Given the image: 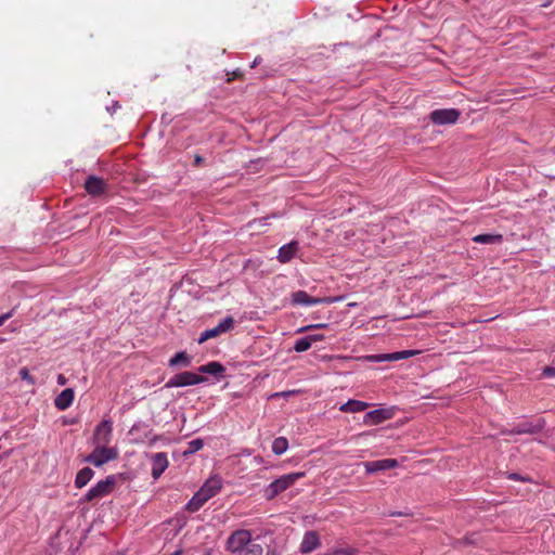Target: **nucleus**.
<instances>
[{
	"label": "nucleus",
	"mask_w": 555,
	"mask_h": 555,
	"mask_svg": "<svg viewBox=\"0 0 555 555\" xmlns=\"http://www.w3.org/2000/svg\"><path fill=\"white\" fill-rule=\"evenodd\" d=\"M461 116V112L456 108L435 109L429 114L433 124L439 126L454 125Z\"/></svg>",
	"instance_id": "nucleus-6"
},
{
	"label": "nucleus",
	"mask_w": 555,
	"mask_h": 555,
	"mask_svg": "<svg viewBox=\"0 0 555 555\" xmlns=\"http://www.w3.org/2000/svg\"><path fill=\"white\" fill-rule=\"evenodd\" d=\"M13 315L12 311L0 315V326Z\"/></svg>",
	"instance_id": "nucleus-34"
},
{
	"label": "nucleus",
	"mask_w": 555,
	"mask_h": 555,
	"mask_svg": "<svg viewBox=\"0 0 555 555\" xmlns=\"http://www.w3.org/2000/svg\"><path fill=\"white\" fill-rule=\"evenodd\" d=\"M20 376L23 380H26L29 385H35L36 379L33 375L29 374V371L27 367H22L20 370Z\"/></svg>",
	"instance_id": "nucleus-30"
},
{
	"label": "nucleus",
	"mask_w": 555,
	"mask_h": 555,
	"mask_svg": "<svg viewBox=\"0 0 555 555\" xmlns=\"http://www.w3.org/2000/svg\"><path fill=\"white\" fill-rule=\"evenodd\" d=\"M198 372L201 373V375L202 374H210L214 376H218L224 372V366L217 361H211L207 364L201 365L198 367Z\"/></svg>",
	"instance_id": "nucleus-22"
},
{
	"label": "nucleus",
	"mask_w": 555,
	"mask_h": 555,
	"mask_svg": "<svg viewBox=\"0 0 555 555\" xmlns=\"http://www.w3.org/2000/svg\"><path fill=\"white\" fill-rule=\"evenodd\" d=\"M94 476L93 469L90 467H83L80 469L75 478V486L76 488H83Z\"/></svg>",
	"instance_id": "nucleus-20"
},
{
	"label": "nucleus",
	"mask_w": 555,
	"mask_h": 555,
	"mask_svg": "<svg viewBox=\"0 0 555 555\" xmlns=\"http://www.w3.org/2000/svg\"><path fill=\"white\" fill-rule=\"evenodd\" d=\"M169 462L166 453L158 452L152 456V476L158 479L168 467Z\"/></svg>",
	"instance_id": "nucleus-14"
},
{
	"label": "nucleus",
	"mask_w": 555,
	"mask_h": 555,
	"mask_svg": "<svg viewBox=\"0 0 555 555\" xmlns=\"http://www.w3.org/2000/svg\"><path fill=\"white\" fill-rule=\"evenodd\" d=\"M227 550L234 555H262L263 548L251 538V532L238 529L231 533L227 540Z\"/></svg>",
	"instance_id": "nucleus-1"
},
{
	"label": "nucleus",
	"mask_w": 555,
	"mask_h": 555,
	"mask_svg": "<svg viewBox=\"0 0 555 555\" xmlns=\"http://www.w3.org/2000/svg\"><path fill=\"white\" fill-rule=\"evenodd\" d=\"M508 478H509V479H512V480H521V481L527 480L526 478L520 477V476H519L518 474H516V473L509 474V475H508Z\"/></svg>",
	"instance_id": "nucleus-36"
},
{
	"label": "nucleus",
	"mask_w": 555,
	"mask_h": 555,
	"mask_svg": "<svg viewBox=\"0 0 555 555\" xmlns=\"http://www.w3.org/2000/svg\"><path fill=\"white\" fill-rule=\"evenodd\" d=\"M204 162V158L199 155H195L194 157V166L198 167Z\"/></svg>",
	"instance_id": "nucleus-37"
},
{
	"label": "nucleus",
	"mask_w": 555,
	"mask_h": 555,
	"mask_svg": "<svg viewBox=\"0 0 555 555\" xmlns=\"http://www.w3.org/2000/svg\"><path fill=\"white\" fill-rule=\"evenodd\" d=\"M420 353H421L420 350H402V351H397V352H392V353L374 354V356L369 357V360L372 362H377V363L399 361V360L414 357Z\"/></svg>",
	"instance_id": "nucleus-10"
},
{
	"label": "nucleus",
	"mask_w": 555,
	"mask_h": 555,
	"mask_svg": "<svg viewBox=\"0 0 555 555\" xmlns=\"http://www.w3.org/2000/svg\"><path fill=\"white\" fill-rule=\"evenodd\" d=\"M172 555H181V551H177Z\"/></svg>",
	"instance_id": "nucleus-40"
},
{
	"label": "nucleus",
	"mask_w": 555,
	"mask_h": 555,
	"mask_svg": "<svg viewBox=\"0 0 555 555\" xmlns=\"http://www.w3.org/2000/svg\"><path fill=\"white\" fill-rule=\"evenodd\" d=\"M222 488V480L220 477L215 476L206 480L201 487L199 491L209 500L215 496Z\"/></svg>",
	"instance_id": "nucleus-17"
},
{
	"label": "nucleus",
	"mask_w": 555,
	"mask_h": 555,
	"mask_svg": "<svg viewBox=\"0 0 555 555\" xmlns=\"http://www.w3.org/2000/svg\"><path fill=\"white\" fill-rule=\"evenodd\" d=\"M320 546V537L315 531H308L305 533L304 539L300 543V552L302 554H309Z\"/></svg>",
	"instance_id": "nucleus-15"
},
{
	"label": "nucleus",
	"mask_w": 555,
	"mask_h": 555,
	"mask_svg": "<svg viewBox=\"0 0 555 555\" xmlns=\"http://www.w3.org/2000/svg\"><path fill=\"white\" fill-rule=\"evenodd\" d=\"M311 341L309 340L308 336L302 337L298 339L294 345V350L297 352H304L308 350L311 347Z\"/></svg>",
	"instance_id": "nucleus-28"
},
{
	"label": "nucleus",
	"mask_w": 555,
	"mask_h": 555,
	"mask_svg": "<svg viewBox=\"0 0 555 555\" xmlns=\"http://www.w3.org/2000/svg\"><path fill=\"white\" fill-rule=\"evenodd\" d=\"M366 474H375L398 467L399 463L396 459H384L378 461H370L363 463Z\"/></svg>",
	"instance_id": "nucleus-12"
},
{
	"label": "nucleus",
	"mask_w": 555,
	"mask_h": 555,
	"mask_svg": "<svg viewBox=\"0 0 555 555\" xmlns=\"http://www.w3.org/2000/svg\"><path fill=\"white\" fill-rule=\"evenodd\" d=\"M204 447V441L199 438L194 439L188 443L186 450L183 452V455H190L197 451H199Z\"/></svg>",
	"instance_id": "nucleus-27"
},
{
	"label": "nucleus",
	"mask_w": 555,
	"mask_h": 555,
	"mask_svg": "<svg viewBox=\"0 0 555 555\" xmlns=\"http://www.w3.org/2000/svg\"><path fill=\"white\" fill-rule=\"evenodd\" d=\"M113 437V423L109 420L101 421L94 428L93 446H108Z\"/></svg>",
	"instance_id": "nucleus-7"
},
{
	"label": "nucleus",
	"mask_w": 555,
	"mask_h": 555,
	"mask_svg": "<svg viewBox=\"0 0 555 555\" xmlns=\"http://www.w3.org/2000/svg\"><path fill=\"white\" fill-rule=\"evenodd\" d=\"M234 323L235 321L232 317H227L217 326L204 331L198 338V344H203L210 338H216L221 334L231 331L234 327Z\"/></svg>",
	"instance_id": "nucleus-8"
},
{
	"label": "nucleus",
	"mask_w": 555,
	"mask_h": 555,
	"mask_svg": "<svg viewBox=\"0 0 555 555\" xmlns=\"http://www.w3.org/2000/svg\"><path fill=\"white\" fill-rule=\"evenodd\" d=\"M288 448V441L285 437H278L272 442V452L276 455L283 454Z\"/></svg>",
	"instance_id": "nucleus-26"
},
{
	"label": "nucleus",
	"mask_w": 555,
	"mask_h": 555,
	"mask_svg": "<svg viewBox=\"0 0 555 555\" xmlns=\"http://www.w3.org/2000/svg\"><path fill=\"white\" fill-rule=\"evenodd\" d=\"M304 476L305 473H291L275 479L264 489L267 500H273L276 495L288 489Z\"/></svg>",
	"instance_id": "nucleus-2"
},
{
	"label": "nucleus",
	"mask_w": 555,
	"mask_h": 555,
	"mask_svg": "<svg viewBox=\"0 0 555 555\" xmlns=\"http://www.w3.org/2000/svg\"><path fill=\"white\" fill-rule=\"evenodd\" d=\"M259 61H260V59H259V57H256V59H255V61H254V63H253V65H251V67H255V66L259 63Z\"/></svg>",
	"instance_id": "nucleus-39"
},
{
	"label": "nucleus",
	"mask_w": 555,
	"mask_h": 555,
	"mask_svg": "<svg viewBox=\"0 0 555 555\" xmlns=\"http://www.w3.org/2000/svg\"><path fill=\"white\" fill-rule=\"evenodd\" d=\"M118 450L115 447L108 446H94L93 451L86 456L85 462L92 464L95 467L115 461L118 457Z\"/></svg>",
	"instance_id": "nucleus-4"
},
{
	"label": "nucleus",
	"mask_w": 555,
	"mask_h": 555,
	"mask_svg": "<svg viewBox=\"0 0 555 555\" xmlns=\"http://www.w3.org/2000/svg\"><path fill=\"white\" fill-rule=\"evenodd\" d=\"M137 429V426H133L130 430V433H133Z\"/></svg>",
	"instance_id": "nucleus-41"
},
{
	"label": "nucleus",
	"mask_w": 555,
	"mask_h": 555,
	"mask_svg": "<svg viewBox=\"0 0 555 555\" xmlns=\"http://www.w3.org/2000/svg\"><path fill=\"white\" fill-rule=\"evenodd\" d=\"M357 552L358 551L352 547H340L328 552L327 555H356Z\"/></svg>",
	"instance_id": "nucleus-29"
},
{
	"label": "nucleus",
	"mask_w": 555,
	"mask_h": 555,
	"mask_svg": "<svg viewBox=\"0 0 555 555\" xmlns=\"http://www.w3.org/2000/svg\"><path fill=\"white\" fill-rule=\"evenodd\" d=\"M369 408V403L360 400L350 399L346 403L341 404L339 410L345 413H357L362 412Z\"/></svg>",
	"instance_id": "nucleus-19"
},
{
	"label": "nucleus",
	"mask_w": 555,
	"mask_h": 555,
	"mask_svg": "<svg viewBox=\"0 0 555 555\" xmlns=\"http://www.w3.org/2000/svg\"><path fill=\"white\" fill-rule=\"evenodd\" d=\"M116 483L117 477L115 475H109L104 480H100L96 485L90 488L81 501L93 502L100 500L112 493Z\"/></svg>",
	"instance_id": "nucleus-3"
},
{
	"label": "nucleus",
	"mask_w": 555,
	"mask_h": 555,
	"mask_svg": "<svg viewBox=\"0 0 555 555\" xmlns=\"http://www.w3.org/2000/svg\"><path fill=\"white\" fill-rule=\"evenodd\" d=\"M308 338L311 341V344H313L315 341L323 340L324 339V335H322V334H312V335H308Z\"/></svg>",
	"instance_id": "nucleus-32"
},
{
	"label": "nucleus",
	"mask_w": 555,
	"mask_h": 555,
	"mask_svg": "<svg viewBox=\"0 0 555 555\" xmlns=\"http://www.w3.org/2000/svg\"><path fill=\"white\" fill-rule=\"evenodd\" d=\"M159 439V437L157 435H153L151 438H150V446H154L155 442Z\"/></svg>",
	"instance_id": "nucleus-38"
},
{
	"label": "nucleus",
	"mask_w": 555,
	"mask_h": 555,
	"mask_svg": "<svg viewBox=\"0 0 555 555\" xmlns=\"http://www.w3.org/2000/svg\"><path fill=\"white\" fill-rule=\"evenodd\" d=\"M298 249L299 244L297 241H292L291 243L281 246L278 254V260L281 263L289 262L295 257Z\"/></svg>",
	"instance_id": "nucleus-16"
},
{
	"label": "nucleus",
	"mask_w": 555,
	"mask_h": 555,
	"mask_svg": "<svg viewBox=\"0 0 555 555\" xmlns=\"http://www.w3.org/2000/svg\"><path fill=\"white\" fill-rule=\"evenodd\" d=\"M335 299L324 297V298H318V297H311L308 295L305 291H297L292 294V304L296 306H312L318 304H331Z\"/></svg>",
	"instance_id": "nucleus-9"
},
{
	"label": "nucleus",
	"mask_w": 555,
	"mask_h": 555,
	"mask_svg": "<svg viewBox=\"0 0 555 555\" xmlns=\"http://www.w3.org/2000/svg\"><path fill=\"white\" fill-rule=\"evenodd\" d=\"M151 434H152V430H149V433L145 435V437H150Z\"/></svg>",
	"instance_id": "nucleus-42"
},
{
	"label": "nucleus",
	"mask_w": 555,
	"mask_h": 555,
	"mask_svg": "<svg viewBox=\"0 0 555 555\" xmlns=\"http://www.w3.org/2000/svg\"><path fill=\"white\" fill-rule=\"evenodd\" d=\"M392 409H377L367 412L363 417V423L365 425H378L387 420H390L393 416Z\"/></svg>",
	"instance_id": "nucleus-13"
},
{
	"label": "nucleus",
	"mask_w": 555,
	"mask_h": 555,
	"mask_svg": "<svg viewBox=\"0 0 555 555\" xmlns=\"http://www.w3.org/2000/svg\"><path fill=\"white\" fill-rule=\"evenodd\" d=\"M75 399V391L72 388L64 389L54 399V405L60 410L64 411L68 409Z\"/></svg>",
	"instance_id": "nucleus-18"
},
{
	"label": "nucleus",
	"mask_w": 555,
	"mask_h": 555,
	"mask_svg": "<svg viewBox=\"0 0 555 555\" xmlns=\"http://www.w3.org/2000/svg\"><path fill=\"white\" fill-rule=\"evenodd\" d=\"M326 326H327V324H324V323L312 324V325L300 327L298 330V332L301 333V332H306V331H309V330L323 328V327H326Z\"/></svg>",
	"instance_id": "nucleus-31"
},
{
	"label": "nucleus",
	"mask_w": 555,
	"mask_h": 555,
	"mask_svg": "<svg viewBox=\"0 0 555 555\" xmlns=\"http://www.w3.org/2000/svg\"><path fill=\"white\" fill-rule=\"evenodd\" d=\"M541 429H542V425H540V424L533 425L531 423H520L517 426H515L511 433L517 434V435L535 434V433H539Z\"/></svg>",
	"instance_id": "nucleus-23"
},
{
	"label": "nucleus",
	"mask_w": 555,
	"mask_h": 555,
	"mask_svg": "<svg viewBox=\"0 0 555 555\" xmlns=\"http://www.w3.org/2000/svg\"><path fill=\"white\" fill-rule=\"evenodd\" d=\"M542 375L545 376V377H553V376H555V367H550V366L545 367L543 370Z\"/></svg>",
	"instance_id": "nucleus-33"
},
{
	"label": "nucleus",
	"mask_w": 555,
	"mask_h": 555,
	"mask_svg": "<svg viewBox=\"0 0 555 555\" xmlns=\"http://www.w3.org/2000/svg\"><path fill=\"white\" fill-rule=\"evenodd\" d=\"M502 240L501 234H478L473 237V241L479 244H500Z\"/></svg>",
	"instance_id": "nucleus-24"
},
{
	"label": "nucleus",
	"mask_w": 555,
	"mask_h": 555,
	"mask_svg": "<svg viewBox=\"0 0 555 555\" xmlns=\"http://www.w3.org/2000/svg\"><path fill=\"white\" fill-rule=\"evenodd\" d=\"M208 499L198 490L193 498L188 502L185 509L190 513L197 512Z\"/></svg>",
	"instance_id": "nucleus-21"
},
{
	"label": "nucleus",
	"mask_w": 555,
	"mask_h": 555,
	"mask_svg": "<svg viewBox=\"0 0 555 555\" xmlns=\"http://www.w3.org/2000/svg\"><path fill=\"white\" fill-rule=\"evenodd\" d=\"M191 362H192V358L185 351H181V352L176 353V356L169 360V366H176V365L189 366L191 364Z\"/></svg>",
	"instance_id": "nucleus-25"
},
{
	"label": "nucleus",
	"mask_w": 555,
	"mask_h": 555,
	"mask_svg": "<svg viewBox=\"0 0 555 555\" xmlns=\"http://www.w3.org/2000/svg\"><path fill=\"white\" fill-rule=\"evenodd\" d=\"M67 383V378L63 374L57 375V384L63 386Z\"/></svg>",
	"instance_id": "nucleus-35"
},
{
	"label": "nucleus",
	"mask_w": 555,
	"mask_h": 555,
	"mask_svg": "<svg viewBox=\"0 0 555 555\" xmlns=\"http://www.w3.org/2000/svg\"><path fill=\"white\" fill-rule=\"evenodd\" d=\"M204 382H206V377L204 375L184 371V372L176 374L170 379H168L165 387L166 388L185 387V386L197 385V384H201Z\"/></svg>",
	"instance_id": "nucleus-5"
},
{
	"label": "nucleus",
	"mask_w": 555,
	"mask_h": 555,
	"mask_svg": "<svg viewBox=\"0 0 555 555\" xmlns=\"http://www.w3.org/2000/svg\"><path fill=\"white\" fill-rule=\"evenodd\" d=\"M87 193L93 197L101 196L107 191V183L104 179L96 176H89L85 181Z\"/></svg>",
	"instance_id": "nucleus-11"
}]
</instances>
